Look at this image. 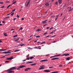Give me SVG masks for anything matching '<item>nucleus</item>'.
<instances>
[{"label":"nucleus","mask_w":73,"mask_h":73,"mask_svg":"<svg viewBox=\"0 0 73 73\" xmlns=\"http://www.w3.org/2000/svg\"><path fill=\"white\" fill-rule=\"evenodd\" d=\"M9 55H10V54H8L5 55V56H9Z\"/></svg>","instance_id":"nucleus-59"},{"label":"nucleus","mask_w":73,"mask_h":73,"mask_svg":"<svg viewBox=\"0 0 73 73\" xmlns=\"http://www.w3.org/2000/svg\"><path fill=\"white\" fill-rule=\"evenodd\" d=\"M58 73V72L56 71V72H53V73Z\"/></svg>","instance_id":"nucleus-29"},{"label":"nucleus","mask_w":73,"mask_h":73,"mask_svg":"<svg viewBox=\"0 0 73 73\" xmlns=\"http://www.w3.org/2000/svg\"><path fill=\"white\" fill-rule=\"evenodd\" d=\"M5 62L7 63H8L9 62V61H6Z\"/></svg>","instance_id":"nucleus-33"},{"label":"nucleus","mask_w":73,"mask_h":73,"mask_svg":"<svg viewBox=\"0 0 73 73\" xmlns=\"http://www.w3.org/2000/svg\"><path fill=\"white\" fill-rule=\"evenodd\" d=\"M47 21V20H46L45 21H42V24H45V23H46V21Z\"/></svg>","instance_id":"nucleus-15"},{"label":"nucleus","mask_w":73,"mask_h":73,"mask_svg":"<svg viewBox=\"0 0 73 73\" xmlns=\"http://www.w3.org/2000/svg\"><path fill=\"white\" fill-rule=\"evenodd\" d=\"M49 56V54H48L46 55V56Z\"/></svg>","instance_id":"nucleus-56"},{"label":"nucleus","mask_w":73,"mask_h":73,"mask_svg":"<svg viewBox=\"0 0 73 73\" xmlns=\"http://www.w3.org/2000/svg\"><path fill=\"white\" fill-rule=\"evenodd\" d=\"M43 66H44V65H42V66H40V67H44Z\"/></svg>","instance_id":"nucleus-55"},{"label":"nucleus","mask_w":73,"mask_h":73,"mask_svg":"<svg viewBox=\"0 0 73 73\" xmlns=\"http://www.w3.org/2000/svg\"><path fill=\"white\" fill-rule=\"evenodd\" d=\"M48 37H49V35H48L46 36V38Z\"/></svg>","instance_id":"nucleus-60"},{"label":"nucleus","mask_w":73,"mask_h":73,"mask_svg":"<svg viewBox=\"0 0 73 73\" xmlns=\"http://www.w3.org/2000/svg\"><path fill=\"white\" fill-rule=\"evenodd\" d=\"M41 31V30H40V29H38L37 30H36V31L37 32H39V31Z\"/></svg>","instance_id":"nucleus-23"},{"label":"nucleus","mask_w":73,"mask_h":73,"mask_svg":"<svg viewBox=\"0 0 73 73\" xmlns=\"http://www.w3.org/2000/svg\"><path fill=\"white\" fill-rule=\"evenodd\" d=\"M62 13L60 15V17H61V16H62Z\"/></svg>","instance_id":"nucleus-53"},{"label":"nucleus","mask_w":73,"mask_h":73,"mask_svg":"<svg viewBox=\"0 0 73 73\" xmlns=\"http://www.w3.org/2000/svg\"><path fill=\"white\" fill-rule=\"evenodd\" d=\"M53 68V66H51V67H49V68Z\"/></svg>","instance_id":"nucleus-43"},{"label":"nucleus","mask_w":73,"mask_h":73,"mask_svg":"<svg viewBox=\"0 0 73 73\" xmlns=\"http://www.w3.org/2000/svg\"><path fill=\"white\" fill-rule=\"evenodd\" d=\"M55 4L57 5L58 4V2H56L55 3Z\"/></svg>","instance_id":"nucleus-37"},{"label":"nucleus","mask_w":73,"mask_h":73,"mask_svg":"<svg viewBox=\"0 0 73 73\" xmlns=\"http://www.w3.org/2000/svg\"><path fill=\"white\" fill-rule=\"evenodd\" d=\"M43 72H50V71L49 70H45L44 71H43Z\"/></svg>","instance_id":"nucleus-10"},{"label":"nucleus","mask_w":73,"mask_h":73,"mask_svg":"<svg viewBox=\"0 0 73 73\" xmlns=\"http://www.w3.org/2000/svg\"><path fill=\"white\" fill-rule=\"evenodd\" d=\"M28 70H31V68H27L25 70V71H28Z\"/></svg>","instance_id":"nucleus-6"},{"label":"nucleus","mask_w":73,"mask_h":73,"mask_svg":"<svg viewBox=\"0 0 73 73\" xmlns=\"http://www.w3.org/2000/svg\"><path fill=\"white\" fill-rule=\"evenodd\" d=\"M36 38L40 37V36H36Z\"/></svg>","instance_id":"nucleus-30"},{"label":"nucleus","mask_w":73,"mask_h":73,"mask_svg":"<svg viewBox=\"0 0 73 73\" xmlns=\"http://www.w3.org/2000/svg\"><path fill=\"white\" fill-rule=\"evenodd\" d=\"M59 4H61L62 3V0H58Z\"/></svg>","instance_id":"nucleus-9"},{"label":"nucleus","mask_w":73,"mask_h":73,"mask_svg":"<svg viewBox=\"0 0 73 73\" xmlns=\"http://www.w3.org/2000/svg\"><path fill=\"white\" fill-rule=\"evenodd\" d=\"M44 67H42L38 69V70H41L42 69H44Z\"/></svg>","instance_id":"nucleus-14"},{"label":"nucleus","mask_w":73,"mask_h":73,"mask_svg":"<svg viewBox=\"0 0 73 73\" xmlns=\"http://www.w3.org/2000/svg\"><path fill=\"white\" fill-rule=\"evenodd\" d=\"M5 50H7L6 49L2 50V49H0V51H4Z\"/></svg>","instance_id":"nucleus-22"},{"label":"nucleus","mask_w":73,"mask_h":73,"mask_svg":"<svg viewBox=\"0 0 73 73\" xmlns=\"http://www.w3.org/2000/svg\"><path fill=\"white\" fill-rule=\"evenodd\" d=\"M61 56V55H55V57H57V56Z\"/></svg>","instance_id":"nucleus-32"},{"label":"nucleus","mask_w":73,"mask_h":73,"mask_svg":"<svg viewBox=\"0 0 73 73\" xmlns=\"http://www.w3.org/2000/svg\"><path fill=\"white\" fill-rule=\"evenodd\" d=\"M24 45H25V44H20L18 46H24Z\"/></svg>","instance_id":"nucleus-20"},{"label":"nucleus","mask_w":73,"mask_h":73,"mask_svg":"<svg viewBox=\"0 0 73 73\" xmlns=\"http://www.w3.org/2000/svg\"><path fill=\"white\" fill-rule=\"evenodd\" d=\"M12 13V12L11 13L9 14H7V15H10V14H11V13Z\"/></svg>","instance_id":"nucleus-50"},{"label":"nucleus","mask_w":73,"mask_h":73,"mask_svg":"<svg viewBox=\"0 0 73 73\" xmlns=\"http://www.w3.org/2000/svg\"><path fill=\"white\" fill-rule=\"evenodd\" d=\"M9 17H10L8 16V17H5V18H7V19H9Z\"/></svg>","instance_id":"nucleus-36"},{"label":"nucleus","mask_w":73,"mask_h":73,"mask_svg":"<svg viewBox=\"0 0 73 73\" xmlns=\"http://www.w3.org/2000/svg\"><path fill=\"white\" fill-rule=\"evenodd\" d=\"M11 50H9L8 51V52H11Z\"/></svg>","instance_id":"nucleus-54"},{"label":"nucleus","mask_w":73,"mask_h":73,"mask_svg":"<svg viewBox=\"0 0 73 73\" xmlns=\"http://www.w3.org/2000/svg\"><path fill=\"white\" fill-rule=\"evenodd\" d=\"M45 41H44V42H43L41 43L40 44H45Z\"/></svg>","instance_id":"nucleus-31"},{"label":"nucleus","mask_w":73,"mask_h":73,"mask_svg":"<svg viewBox=\"0 0 73 73\" xmlns=\"http://www.w3.org/2000/svg\"><path fill=\"white\" fill-rule=\"evenodd\" d=\"M15 10H16V9H15L14 10H12L13 12H15Z\"/></svg>","instance_id":"nucleus-39"},{"label":"nucleus","mask_w":73,"mask_h":73,"mask_svg":"<svg viewBox=\"0 0 73 73\" xmlns=\"http://www.w3.org/2000/svg\"><path fill=\"white\" fill-rule=\"evenodd\" d=\"M22 20H24V18H22Z\"/></svg>","instance_id":"nucleus-52"},{"label":"nucleus","mask_w":73,"mask_h":73,"mask_svg":"<svg viewBox=\"0 0 73 73\" xmlns=\"http://www.w3.org/2000/svg\"><path fill=\"white\" fill-rule=\"evenodd\" d=\"M26 66L25 65H21L19 67H18V68L17 69V70H20V69L23 68H24L25 67H26Z\"/></svg>","instance_id":"nucleus-2"},{"label":"nucleus","mask_w":73,"mask_h":73,"mask_svg":"<svg viewBox=\"0 0 73 73\" xmlns=\"http://www.w3.org/2000/svg\"><path fill=\"white\" fill-rule=\"evenodd\" d=\"M50 34H52V33H53V31H52L51 33H50Z\"/></svg>","instance_id":"nucleus-41"},{"label":"nucleus","mask_w":73,"mask_h":73,"mask_svg":"<svg viewBox=\"0 0 73 73\" xmlns=\"http://www.w3.org/2000/svg\"><path fill=\"white\" fill-rule=\"evenodd\" d=\"M47 33H46L44 34L43 35H46V34H47Z\"/></svg>","instance_id":"nucleus-44"},{"label":"nucleus","mask_w":73,"mask_h":73,"mask_svg":"<svg viewBox=\"0 0 73 73\" xmlns=\"http://www.w3.org/2000/svg\"><path fill=\"white\" fill-rule=\"evenodd\" d=\"M27 60H29V58L28 57L27 58Z\"/></svg>","instance_id":"nucleus-58"},{"label":"nucleus","mask_w":73,"mask_h":73,"mask_svg":"<svg viewBox=\"0 0 73 73\" xmlns=\"http://www.w3.org/2000/svg\"><path fill=\"white\" fill-rule=\"evenodd\" d=\"M33 62H27V63L28 64V63H33Z\"/></svg>","instance_id":"nucleus-24"},{"label":"nucleus","mask_w":73,"mask_h":73,"mask_svg":"<svg viewBox=\"0 0 73 73\" xmlns=\"http://www.w3.org/2000/svg\"><path fill=\"white\" fill-rule=\"evenodd\" d=\"M0 4H4V2H0Z\"/></svg>","instance_id":"nucleus-45"},{"label":"nucleus","mask_w":73,"mask_h":73,"mask_svg":"<svg viewBox=\"0 0 73 73\" xmlns=\"http://www.w3.org/2000/svg\"><path fill=\"white\" fill-rule=\"evenodd\" d=\"M14 13H12L11 14V16H13V15H14Z\"/></svg>","instance_id":"nucleus-35"},{"label":"nucleus","mask_w":73,"mask_h":73,"mask_svg":"<svg viewBox=\"0 0 73 73\" xmlns=\"http://www.w3.org/2000/svg\"><path fill=\"white\" fill-rule=\"evenodd\" d=\"M31 60H32V58H34V57H31L30 58Z\"/></svg>","instance_id":"nucleus-28"},{"label":"nucleus","mask_w":73,"mask_h":73,"mask_svg":"<svg viewBox=\"0 0 73 73\" xmlns=\"http://www.w3.org/2000/svg\"><path fill=\"white\" fill-rule=\"evenodd\" d=\"M3 34L5 36H8V35H7V33H3Z\"/></svg>","instance_id":"nucleus-18"},{"label":"nucleus","mask_w":73,"mask_h":73,"mask_svg":"<svg viewBox=\"0 0 73 73\" xmlns=\"http://www.w3.org/2000/svg\"><path fill=\"white\" fill-rule=\"evenodd\" d=\"M70 58V57H68L66 58V60H67V61H69Z\"/></svg>","instance_id":"nucleus-16"},{"label":"nucleus","mask_w":73,"mask_h":73,"mask_svg":"<svg viewBox=\"0 0 73 73\" xmlns=\"http://www.w3.org/2000/svg\"><path fill=\"white\" fill-rule=\"evenodd\" d=\"M23 27H21L19 29V31H21V30H23Z\"/></svg>","instance_id":"nucleus-19"},{"label":"nucleus","mask_w":73,"mask_h":73,"mask_svg":"<svg viewBox=\"0 0 73 73\" xmlns=\"http://www.w3.org/2000/svg\"><path fill=\"white\" fill-rule=\"evenodd\" d=\"M69 56V54H64L61 56Z\"/></svg>","instance_id":"nucleus-3"},{"label":"nucleus","mask_w":73,"mask_h":73,"mask_svg":"<svg viewBox=\"0 0 73 73\" xmlns=\"http://www.w3.org/2000/svg\"><path fill=\"white\" fill-rule=\"evenodd\" d=\"M53 29V27H51L50 29V30H51L52 29Z\"/></svg>","instance_id":"nucleus-40"},{"label":"nucleus","mask_w":73,"mask_h":73,"mask_svg":"<svg viewBox=\"0 0 73 73\" xmlns=\"http://www.w3.org/2000/svg\"><path fill=\"white\" fill-rule=\"evenodd\" d=\"M71 7L70 8V10H69L68 12H71L73 11V8L71 9Z\"/></svg>","instance_id":"nucleus-12"},{"label":"nucleus","mask_w":73,"mask_h":73,"mask_svg":"<svg viewBox=\"0 0 73 73\" xmlns=\"http://www.w3.org/2000/svg\"><path fill=\"white\" fill-rule=\"evenodd\" d=\"M17 17L19 18V15H17Z\"/></svg>","instance_id":"nucleus-51"},{"label":"nucleus","mask_w":73,"mask_h":73,"mask_svg":"<svg viewBox=\"0 0 73 73\" xmlns=\"http://www.w3.org/2000/svg\"><path fill=\"white\" fill-rule=\"evenodd\" d=\"M2 42V41L1 40H0V43Z\"/></svg>","instance_id":"nucleus-63"},{"label":"nucleus","mask_w":73,"mask_h":73,"mask_svg":"<svg viewBox=\"0 0 73 73\" xmlns=\"http://www.w3.org/2000/svg\"><path fill=\"white\" fill-rule=\"evenodd\" d=\"M30 2V1H28V3H27V5H25V6H26V7H28V5L29 4V3Z\"/></svg>","instance_id":"nucleus-17"},{"label":"nucleus","mask_w":73,"mask_h":73,"mask_svg":"<svg viewBox=\"0 0 73 73\" xmlns=\"http://www.w3.org/2000/svg\"><path fill=\"white\" fill-rule=\"evenodd\" d=\"M19 39V38H18L17 39H16L15 40V41H18Z\"/></svg>","instance_id":"nucleus-26"},{"label":"nucleus","mask_w":73,"mask_h":73,"mask_svg":"<svg viewBox=\"0 0 73 73\" xmlns=\"http://www.w3.org/2000/svg\"><path fill=\"white\" fill-rule=\"evenodd\" d=\"M16 19V18H14V20H15Z\"/></svg>","instance_id":"nucleus-64"},{"label":"nucleus","mask_w":73,"mask_h":73,"mask_svg":"<svg viewBox=\"0 0 73 73\" xmlns=\"http://www.w3.org/2000/svg\"><path fill=\"white\" fill-rule=\"evenodd\" d=\"M45 5L46 6H49V3L47 2L45 4Z\"/></svg>","instance_id":"nucleus-8"},{"label":"nucleus","mask_w":73,"mask_h":73,"mask_svg":"<svg viewBox=\"0 0 73 73\" xmlns=\"http://www.w3.org/2000/svg\"><path fill=\"white\" fill-rule=\"evenodd\" d=\"M32 40V38H30V39L28 40V41H30V40Z\"/></svg>","instance_id":"nucleus-46"},{"label":"nucleus","mask_w":73,"mask_h":73,"mask_svg":"<svg viewBox=\"0 0 73 73\" xmlns=\"http://www.w3.org/2000/svg\"><path fill=\"white\" fill-rule=\"evenodd\" d=\"M16 69V68L15 67H14L11 68H10L7 70L8 71H9L8 72V73H15V72L14 71H10V70H13V69Z\"/></svg>","instance_id":"nucleus-1"},{"label":"nucleus","mask_w":73,"mask_h":73,"mask_svg":"<svg viewBox=\"0 0 73 73\" xmlns=\"http://www.w3.org/2000/svg\"><path fill=\"white\" fill-rule=\"evenodd\" d=\"M17 35H15V36H13V37H17Z\"/></svg>","instance_id":"nucleus-34"},{"label":"nucleus","mask_w":73,"mask_h":73,"mask_svg":"<svg viewBox=\"0 0 73 73\" xmlns=\"http://www.w3.org/2000/svg\"><path fill=\"white\" fill-rule=\"evenodd\" d=\"M48 61V60L47 59H44L43 60H42L40 61V62H45L46 61Z\"/></svg>","instance_id":"nucleus-7"},{"label":"nucleus","mask_w":73,"mask_h":73,"mask_svg":"<svg viewBox=\"0 0 73 73\" xmlns=\"http://www.w3.org/2000/svg\"><path fill=\"white\" fill-rule=\"evenodd\" d=\"M16 3V1H15L14 2H13V4H15V3Z\"/></svg>","instance_id":"nucleus-27"},{"label":"nucleus","mask_w":73,"mask_h":73,"mask_svg":"<svg viewBox=\"0 0 73 73\" xmlns=\"http://www.w3.org/2000/svg\"><path fill=\"white\" fill-rule=\"evenodd\" d=\"M26 61V60H23V62H24V61Z\"/></svg>","instance_id":"nucleus-62"},{"label":"nucleus","mask_w":73,"mask_h":73,"mask_svg":"<svg viewBox=\"0 0 73 73\" xmlns=\"http://www.w3.org/2000/svg\"><path fill=\"white\" fill-rule=\"evenodd\" d=\"M13 57H12L11 58H7L6 59L7 60H12V59H13Z\"/></svg>","instance_id":"nucleus-4"},{"label":"nucleus","mask_w":73,"mask_h":73,"mask_svg":"<svg viewBox=\"0 0 73 73\" xmlns=\"http://www.w3.org/2000/svg\"><path fill=\"white\" fill-rule=\"evenodd\" d=\"M41 42H37V44H39V43H40Z\"/></svg>","instance_id":"nucleus-57"},{"label":"nucleus","mask_w":73,"mask_h":73,"mask_svg":"<svg viewBox=\"0 0 73 73\" xmlns=\"http://www.w3.org/2000/svg\"><path fill=\"white\" fill-rule=\"evenodd\" d=\"M11 52H2V53H4V54H7V53H11Z\"/></svg>","instance_id":"nucleus-5"},{"label":"nucleus","mask_w":73,"mask_h":73,"mask_svg":"<svg viewBox=\"0 0 73 73\" xmlns=\"http://www.w3.org/2000/svg\"><path fill=\"white\" fill-rule=\"evenodd\" d=\"M58 59H59V58H53L52 59H51L52 60H58Z\"/></svg>","instance_id":"nucleus-13"},{"label":"nucleus","mask_w":73,"mask_h":73,"mask_svg":"<svg viewBox=\"0 0 73 73\" xmlns=\"http://www.w3.org/2000/svg\"><path fill=\"white\" fill-rule=\"evenodd\" d=\"M36 64L37 63H35L34 64H31V66H33L34 65H36Z\"/></svg>","instance_id":"nucleus-21"},{"label":"nucleus","mask_w":73,"mask_h":73,"mask_svg":"<svg viewBox=\"0 0 73 73\" xmlns=\"http://www.w3.org/2000/svg\"><path fill=\"white\" fill-rule=\"evenodd\" d=\"M4 7H5L4 6H3V7H0V8H4Z\"/></svg>","instance_id":"nucleus-38"},{"label":"nucleus","mask_w":73,"mask_h":73,"mask_svg":"<svg viewBox=\"0 0 73 73\" xmlns=\"http://www.w3.org/2000/svg\"><path fill=\"white\" fill-rule=\"evenodd\" d=\"M56 42V41H54L52 43H55V42Z\"/></svg>","instance_id":"nucleus-49"},{"label":"nucleus","mask_w":73,"mask_h":73,"mask_svg":"<svg viewBox=\"0 0 73 73\" xmlns=\"http://www.w3.org/2000/svg\"><path fill=\"white\" fill-rule=\"evenodd\" d=\"M59 67H62V65H60L59 66Z\"/></svg>","instance_id":"nucleus-42"},{"label":"nucleus","mask_w":73,"mask_h":73,"mask_svg":"<svg viewBox=\"0 0 73 73\" xmlns=\"http://www.w3.org/2000/svg\"><path fill=\"white\" fill-rule=\"evenodd\" d=\"M5 57V56H2L0 58H4V57Z\"/></svg>","instance_id":"nucleus-47"},{"label":"nucleus","mask_w":73,"mask_h":73,"mask_svg":"<svg viewBox=\"0 0 73 73\" xmlns=\"http://www.w3.org/2000/svg\"><path fill=\"white\" fill-rule=\"evenodd\" d=\"M11 6H12V5H9V6L7 7V9L8 8H9V7H11Z\"/></svg>","instance_id":"nucleus-25"},{"label":"nucleus","mask_w":73,"mask_h":73,"mask_svg":"<svg viewBox=\"0 0 73 73\" xmlns=\"http://www.w3.org/2000/svg\"><path fill=\"white\" fill-rule=\"evenodd\" d=\"M56 36V35H54V36H53V37H55Z\"/></svg>","instance_id":"nucleus-61"},{"label":"nucleus","mask_w":73,"mask_h":73,"mask_svg":"<svg viewBox=\"0 0 73 73\" xmlns=\"http://www.w3.org/2000/svg\"><path fill=\"white\" fill-rule=\"evenodd\" d=\"M28 49H32V48H31L30 47H29Z\"/></svg>","instance_id":"nucleus-48"},{"label":"nucleus","mask_w":73,"mask_h":73,"mask_svg":"<svg viewBox=\"0 0 73 73\" xmlns=\"http://www.w3.org/2000/svg\"><path fill=\"white\" fill-rule=\"evenodd\" d=\"M20 50H15V51H12V52H19V51H20Z\"/></svg>","instance_id":"nucleus-11"}]
</instances>
